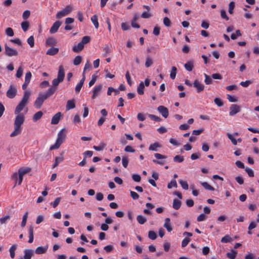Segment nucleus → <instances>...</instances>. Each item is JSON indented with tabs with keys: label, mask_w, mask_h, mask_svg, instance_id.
Listing matches in <instances>:
<instances>
[{
	"label": "nucleus",
	"mask_w": 259,
	"mask_h": 259,
	"mask_svg": "<svg viewBox=\"0 0 259 259\" xmlns=\"http://www.w3.org/2000/svg\"><path fill=\"white\" fill-rule=\"evenodd\" d=\"M30 95L31 92L29 90L25 91L22 100L15 109L14 113L17 116L15 117L14 123V130L10 134L11 137H16L20 135L22 132V128L21 126L24 122L25 116L23 114H21L20 112L28 104Z\"/></svg>",
	"instance_id": "nucleus-1"
},
{
	"label": "nucleus",
	"mask_w": 259,
	"mask_h": 259,
	"mask_svg": "<svg viewBox=\"0 0 259 259\" xmlns=\"http://www.w3.org/2000/svg\"><path fill=\"white\" fill-rule=\"evenodd\" d=\"M66 137V130L65 128L61 130L58 133L57 139L55 143L50 147V150H52L58 149L65 141Z\"/></svg>",
	"instance_id": "nucleus-2"
},
{
	"label": "nucleus",
	"mask_w": 259,
	"mask_h": 259,
	"mask_svg": "<svg viewBox=\"0 0 259 259\" xmlns=\"http://www.w3.org/2000/svg\"><path fill=\"white\" fill-rule=\"evenodd\" d=\"M64 76V69L63 66L61 65L59 67L57 78L54 79L52 81V87H55V88H57V87L59 85V84L63 81Z\"/></svg>",
	"instance_id": "nucleus-3"
},
{
	"label": "nucleus",
	"mask_w": 259,
	"mask_h": 259,
	"mask_svg": "<svg viewBox=\"0 0 259 259\" xmlns=\"http://www.w3.org/2000/svg\"><path fill=\"white\" fill-rule=\"evenodd\" d=\"M72 7L70 5L66 6L64 9L57 13L56 14V18L60 19L67 15L72 11Z\"/></svg>",
	"instance_id": "nucleus-4"
},
{
	"label": "nucleus",
	"mask_w": 259,
	"mask_h": 259,
	"mask_svg": "<svg viewBox=\"0 0 259 259\" xmlns=\"http://www.w3.org/2000/svg\"><path fill=\"white\" fill-rule=\"evenodd\" d=\"M17 93V90L16 87L13 84H11L6 93V96L10 99H13L16 97Z\"/></svg>",
	"instance_id": "nucleus-5"
},
{
	"label": "nucleus",
	"mask_w": 259,
	"mask_h": 259,
	"mask_svg": "<svg viewBox=\"0 0 259 259\" xmlns=\"http://www.w3.org/2000/svg\"><path fill=\"white\" fill-rule=\"evenodd\" d=\"M47 98L43 95L42 93L39 94L38 97L36 98V100L34 102V106L36 108L39 109L41 105H42L45 100H46Z\"/></svg>",
	"instance_id": "nucleus-6"
},
{
	"label": "nucleus",
	"mask_w": 259,
	"mask_h": 259,
	"mask_svg": "<svg viewBox=\"0 0 259 259\" xmlns=\"http://www.w3.org/2000/svg\"><path fill=\"white\" fill-rule=\"evenodd\" d=\"M5 54L9 57L17 56L18 55L17 50L9 47L7 44L5 45Z\"/></svg>",
	"instance_id": "nucleus-7"
},
{
	"label": "nucleus",
	"mask_w": 259,
	"mask_h": 259,
	"mask_svg": "<svg viewBox=\"0 0 259 259\" xmlns=\"http://www.w3.org/2000/svg\"><path fill=\"white\" fill-rule=\"evenodd\" d=\"M230 110L229 115L233 116L240 112V108L236 104H232L230 107Z\"/></svg>",
	"instance_id": "nucleus-8"
},
{
	"label": "nucleus",
	"mask_w": 259,
	"mask_h": 259,
	"mask_svg": "<svg viewBox=\"0 0 259 259\" xmlns=\"http://www.w3.org/2000/svg\"><path fill=\"white\" fill-rule=\"evenodd\" d=\"M157 110L161 114L163 117L164 118H167L168 116V109L163 106H159L157 108Z\"/></svg>",
	"instance_id": "nucleus-9"
},
{
	"label": "nucleus",
	"mask_w": 259,
	"mask_h": 259,
	"mask_svg": "<svg viewBox=\"0 0 259 259\" xmlns=\"http://www.w3.org/2000/svg\"><path fill=\"white\" fill-rule=\"evenodd\" d=\"M61 25V22L59 21H56L52 26L50 29V32L52 34L57 32L59 28Z\"/></svg>",
	"instance_id": "nucleus-10"
},
{
	"label": "nucleus",
	"mask_w": 259,
	"mask_h": 259,
	"mask_svg": "<svg viewBox=\"0 0 259 259\" xmlns=\"http://www.w3.org/2000/svg\"><path fill=\"white\" fill-rule=\"evenodd\" d=\"M193 85L194 87L197 89V91L198 93L201 92L204 90V85L199 82L197 80H194Z\"/></svg>",
	"instance_id": "nucleus-11"
},
{
	"label": "nucleus",
	"mask_w": 259,
	"mask_h": 259,
	"mask_svg": "<svg viewBox=\"0 0 259 259\" xmlns=\"http://www.w3.org/2000/svg\"><path fill=\"white\" fill-rule=\"evenodd\" d=\"M56 90L57 89L56 88H55V87H51L48 90V91L46 93L42 94L47 99L49 97L52 96L55 93Z\"/></svg>",
	"instance_id": "nucleus-12"
},
{
	"label": "nucleus",
	"mask_w": 259,
	"mask_h": 259,
	"mask_svg": "<svg viewBox=\"0 0 259 259\" xmlns=\"http://www.w3.org/2000/svg\"><path fill=\"white\" fill-rule=\"evenodd\" d=\"M102 88V85L101 84H99L95 87L93 90V94L92 97V99L96 98V97L99 94Z\"/></svg>",
	"instance_id": "nucleus-13"
},
{
	"label": "nucleus",
	"mask_w": 259,
	"mask_h": 259,
	"mask_svg": "<svg viewBox=\"0 0 259 259\" xmlns=\"http://www.w3.org/2000/svg\"><path fill=\"white\" fill-rule=\"evenodd\" d=\"M61 115V113L60 112L55 114L52 118L51 123L52 124H56L58 123L60 120Z\"/></svg>",
	"instance_id": "nucleus-14"
},
{
	"label": "nucleus",
	"mask_w": 259,
	"mask_h": 259,
	"mask_svg": "<svg viewBox=\"0 0 259 259\" xmlns=\"http://www.w3.org/2000/svg\"><path fill=\"white\" fill-rule=\"evenodd\" d=\"M163 226L166 229L168 232H170L172 231V228L170 224V220L169 218H167L165 219V223Z\"/></svg>",
	"instance_id": "nucleus-15"
},
{
	"label": "nucleus",
	"mask_w": 259,
	"mask_h": 259,
	"mask_svg": "<svg viewBox=\"0 0 259 259\" xmlns=\"http://www.w3.org/2000/svg\"><path fill=\"white\" fill-rule=\"evenodd\" d=\"M31 168L28 167H21L18 170V174L23 176L24 175L29 172Z\"/></svg>",
	"instance_id": "nucleus-16"
},
{
	"label": "nucleus",
	"mask_w": 259,
	"mask_h": 259,
	"mask_svg": "<svg viewBox=\"0 0 259 259\" xmlns=\"http://www.w3.org/2000/svg\"><path fill=\"white\" fill-rule=\"evenodd\" d=\"M28 233H29V240L28 242L31 243L33 241V227L32 226H30L28 229Z\"/></svg>",
	"instance_id": "nucleus-17"
},
{
	"label": "nucleus",
	"mask_w": 259,
	"mask_h": 259,
	"mask_svg": "<svg viewBox=\"0 0 259 259\" xmlns=\"http://www.w3.org/2000/svg\"><path fill=\"white\" fill-rule=\"evenodd\" d=\"M59 52V49L57 48H51L49 49L47 53L46 54L50 56H54L56 55Z\"/></svg>",
	"instance_id": "nucleus-18"
},
{
	"label": "nucleus",
	"mask_w": 259,
	"mask_h": 259,
	"mask_svg": "<svg viewBox=\"0 0 259 259\" xmlns=\"http://www.w3.org/2000/svg\"><path fill=\"white\" fill-rule=\"evenodd\" d=\"M75 107L74 100L73 99L72 100H69L67 101L66 105V109L67 110H69L72 109L74 108Z\"/></svg>",
	"instance_id": "nucleus-19"
},
{
	"label": "nucleus",
	"mask_w": 259,
	"mask_h": 259,
	"mask_svg": "<svg viewBox=\"0 0 259 259\" xmlns=\"http://www.w3.org/2000/svg\"><path fill=\"white\" fill-rule=\"evenodd\" d=\"M84 45L81 42H79L77 45L74 46L72 50L74 52L78 53L83 50Z\"/></svg>",
	"instance_id": "nucleus-20"
},
{
	"label": "nucleus",
	"mask_w": 259,
	"mask_h": 259,
	"mask_svg": "<svg viewBox=\"0 0 259 259\" xmlns=\"http://www.w3.org/2000/svg\"><path fill=\"white\" fill-rule=\"evenodd\" d=\"M48 249V246L45 247L39 246L35 249V252L36 254H42L45 253Z\"/></svg>",
	"instance_id": "nucleus-21"
},
{
	"label": "nucleus",
	"mask_w": 259,
	"mask_h": 259,
	"mask_svg": "<svg viewBox=\"0 0 259 259\" xmlns=\"http://www.w3.org/2000/svg\"><path fill=\"white\" fill-rule=\"evenodd\" d=\"M46 44L47 46H54L57 44V40L55 38L49 37L47 39Z\"/></svg>",
	"instance_id": "nucleus-22"
},
{
	"label": "nucleus",
	"mask_w": 259,
	"mask_h": 259,
	"mask_svg": "<svg viewBox=\"0 0 259 259\" xmlns=\"http://www.w3.org/2000/svg\"><path fill=\"white\" fill-rule=\"evenodd\" d=\"M144 84L143 82H141L137 88V93L139 95H142L144 93Z\"/></svg>",
	"instance_id": "nucleus-23"
},
{
	"label": "nucleus",
	"mask_w": 259,
	"mask_h": 259,
	"mask_svg": "<svg viewBox=\"0 0 259 259\" xmlns=\"http://www.w3.org/2000/svg\"><path fill=\"white\" fill-rule=\"evenodd\" d=\"M33 255V251L30 249H25L24 250V259H31Z\"/></svg>",
	"instance_id": "nucleus-24"
},
{
	"label": "nucleus",
	"mask_w": 259,
	"mask_h": 259,
	"mask_svg": "<svg viewBox=\"0 0 259 259\" xmlns=\"http://www.w3.org/2000/svg\"><path fill=\"white\" fill-rule=\"evenodd\" d=\"M103 56L104 57H107L109 55L111 52V49L109 46L105 45L103 49Z\"/></svg>",
	"instance_id": "nucleus-25"
},
{
	"label": "nucleus",
	"mask_w": 259,
	"mask_h": 259,
	"mask_svg": "<svg viewBox=\"0 0 259 259\" xmlns=\"http://www.w3.org/2000/svg\"><path fill=\"white\" fill-rule=\"evenodd\" d=\"M91 19L95 28L97 29L98 28L99 23L98 16L97 15H94L91 17Z\"/></svg>",
	"instance_id": "nucleus-26"
},
{
	"label": "nucleus",
	"mask_w": 259,
	"mask_h": 259,
	"mask_svg": "<svg viewBox=\"0 0 259 259\" xmlns=\"http://www.w3.org/2000/svg\"><path fill=\"white\" fill-rule=\"evenodd\" d=\"M181 205V201H180L177 199H175L174 200L172 207L175 209H176V210L179 209L180 208Z\"/></svg>",
	"instance_id": "nucleus-27"
},
{
	"label": "nucleus",
	"mask_w": 259,
	"mask_h": 259,
	"mask_svg": "<svg viewBox=\"0 0 259 259\" xmlns=\"http://www.w3.org/2000/svg\"><path fill=\"white\" fill-rule=\"evenodd\" d=\"M17 247V245L13 244L10 248L9 251H10V256L12 258H14V257H15V251Z\"/></svg>",
	"instance_id": "nucleus-28"
},
{
	"label": "nucleus",
	"mask_w": 259,
	"mask_h": 259,
	"mask_svg": "<svg viewBox=\"0 0 259 259\" xmlns=\"http://www.w3.org/2000/svg\"><path fill=\"white\" fill-rule=\"evenodd\" d=\"M42 115H43V113L41 111H38L36 113H35L34 114L33 118H32L33 121L35 122V121H37L38 120H39V119H40L41 117H42Z\"/></svg>",
	"instance_id": "nucleus-29"
},
{
	"label": "nucleus",
	"mask_w": 259,
	"mask_h": 259,
	"mask_svg": "<svg viewBox=\"0 0 259 259\" xmlns=\"http://www.w3.org/2000/svg\"><path fill=\"white\" fill-rule=\"evenodd\" d=\"M161 145L158 142H155L153 144H152L150 145L149 147V150L151 151H157V148H160Z\"/></svg>",
	"instance_id": "nucleus-30"
},
{
	"label": "nucleus",
	"mask_w": 259,
	"mask_h": 259,
	"mask_svg": "<svg viewBox=\"0 0 259 259\" xmlns=\"http://www.w3.org/2000/svg\"><path fill=\"white\" fill-rule=\"evenodd\" d=\"M106 146V144L105 143L101 142L100 143L99 146H94L93 148L96 151H100L103 150L105 148Z\"/></svg>",
	"instance_id": "nucleus-31"
},
{
	"label": "nucleus",
	"mask_w": 259,
	"mask_h": 259,
	"mask_svg": "<svg viewBox=\"0 0 259 259\" xmlns=\"http://www.w3.org/2000/svg\"><path fill=\"white\" fill-rule=\"evenodd\" d=\"M237 252L235 250H231V252L227 253V256L230 259H235Z\"/></svg>",
	"instance_id": "nucleus-32"
},
{
	"label": "nucleus",
	"mask_w": 259,
	"mask_h": 259,
	"mask_svg": "<svg viewBox=\"0 0 259 259\" xmlns=\"http://www.w3.org/2000/svg\"><path fill=\"white\" fill-rule=\"evenodd\" d=\"M184 67L187 71H191L194 67L193 63L191 61H189L185 64Z\"/></svg>",
	"instance_id": "nucleus-33"
},
{
	"label": "nucleus",
	"mask_w": 259,
	"mask_h": 259,
	"mask_svg": "<svg viewBox=\"0 0 259 259\" xmlns=\"http://www.w3.org/2000/svg\"><path fill=\"white\" fill-rule=\"evenodd\" d=\"M177 69L176 67L172 66L170 73V77L172 79H174L176 78L177 74Z\"/></svg>",
	"instance_id": "nucleus-34"
},
{
	"label": "nucleus",
	"mask_w": 259,
	"mask_h": 259,
	"mask_svg": "<svg viewBox=\"0 0 259 259\" xmlns=\"http://www.w3.org/2000/svg\"><path fill=\"white\" fill-rule=\"evenodd\" d=\"M137 220L138 222L141 225L144 224L147 221L146 218L142 215H138L137 217Z\"/></svg>",
	"instance_id": "nucleus-35"
},
{
	"label": "nucleus",
	"mask_w": 259,
	"mask_h": 259,
	"mask_svg": "<svg viewBox=\"0 0 259 259\" xmlns=\"http://www.w3.org/2000/svg\"><path fill=\"white\" fill-rule=\"evenodd\" d=\"M153 63L152 59L149 56H148L146 59L145 66L148 68L152 65Z\"/></svg>",
	"instance_id": "nucleus-36"
},
{
	"label": "nucleus",
	"mask_w": 259,
	"mask_h": 259,
	"mask_svg": "<svg viewBox=\"0 0 259 259\" xmlns=\"http://www.w3.org/2000/svg\"><path fill=\"white\" fill-rule=\"evenodd\" d=\"M28 212L27 211L23 215L22 221L21 224L22 227H24L25 226L27 222V219L28 218Z\"/></svg>",
	"instance_id": "nucleus-37"
},
{
	"label": "nucleus",
	"mask_w": 259,
	"mask_h": 259,
	"mask_svg": "<svg viewBox=\"0 0 259 259\" xmlns=\"http://www.w3.org/2000/svg\"><path fill=\"white\" fill-rule=\"evenodd\" d=\"M201 185L207 190H209L210 191H213L214 190V188L210 186L209 184H208L207 182H202L201 183Z\"/></svg>",
	"instance_id": "nucleus-38"
},
{
	"label": "nucleus",
	"mask_w": 259,
	"mask_h": 259,
	"mask_svg": "<svg viewBox=\"0 0 259 259\" xmlns=\"http://www.w3.org/2000/svg\"><path fill=\"white\" fill-rule=\"evenodd\" d=\"M21 25L23 30L25 32L27 31L29 26V24L27 21H23L21 23Z\"/></svg>",
	"instance_id": "nucleus-39"
},
{
	"label": "nucleus",
	"mask_w": 259,
	"mask_h": 259,
	"mask_svg": "<svg viewBox=\"0 0 259 259\" xmlns=\"http://www.w3.org/2000/svg\"><path fill=\"white\" fill-rule=\"evenodd\" d=\"M184 160L183 156L176 155L174 157V161L176 162H182Z\"/></svg>",
	"instance_id": "nucleus-40"
},
{
	"label": "nucleus",
	"mask_w": 259,
	"mask_h": 259,
	"mask_svg": "<svg viewBox=\"0 0 259 259\" xmlns=\"http://www.w3.org/2000/svg\"><path fill=\"white\" fill-rule=\"evenodd\" d=\"M27 42L29 45L30 47H33L34 46V38L33 36L31 35L29 37L27 40Z\"/></svg>",
	"instance_id": "nucleus-41"
},
{
	"label": "nucleus",
	"mask_w": 259,
	"mask_h": 259,
	"mask_svg": "<svg viewBox=\"0 0 259 259\" xmlns=\"http://www.w3.org/2000/svg\"><path fill=\"white\" fill-rule=\"evenodd\" d=\"M82 60V57L80 56H77L73 60L74 65H78L80 64Z\"/></svg>",
	"instance_id": "nucleus-42"
},
{
	"label": "nucleus",
	"mask_w": 259,
	"mask_h": 259,
	"mask_svg": "<svg viewBox=\"0 0 259 259\" xmlns=\"http://www.w3.org/2000/svg\"><path fill=\"white\" fill-rule=\"evenodd\" d=\"M179 183L181 185L183 189L184 190H188L189 188L188 184L186 181H184L182 180L179 181Z\"/></svg>",
	"instance_id": "nucleus-43"
},
{
	"label": "nucleus",
	"mask_w": 259,
	"mask_h": 259,
	"mask_svg": "<svg viewBox=\"0 0 259 259\" xmlns=\"http://www.w3.org/2000/svg\"><path fill=\"white\" fill-rule=\"evenodd\" d=\"M129 162V160L127 157L123 156L122 158V163L124 167L126 168Z\"/></svg>",
	"instance_id": "nucleus-44"
},
{
	"label": "nucleus",
	"mask_w": 259,
	"mask_h": 259,
	"mask_svg": "<svg viewBox=\"0 0 259 259\" xmlns=\"http://www.w3.org/2000/svg\"><path fill=\"white\" fill-rule=\"evenodd\" d=\"M148 237L152 240H155L157 238V234L154 231H150L148 232Z\"/></svg>",
	"instance_id": "nucleus-45"
},
{
	"label": "nucleus",
	"mask_w": 259,
	"mask_h": 259,
	"mask_svg": "<svg viewBox=\"0 0 259 259\" xmlns=\"http://www.w3.org/2000/svg\"><path fill=\"white\" fill-rule=\"evenodd\" d=\"M177 188L178 187V185L177 182L175 180H172L167 185V188L168 189H171L172 187Z\"/></svg>",
	"instance_id": "nucleus-46"
},
{
	"label": "nucleus",
	"mask_w": 259,
	"mask_h": 259,
	"mask_svg": "<svg viewBox=\"0 0 259 259\" xmlns=\"http://www.w3.org/2000/svg\"><path fill=\"white\" fill-rule=\"evenodd\" d=\"M97 76L96 74H93L92 76V79L89 83V87H91L96 82L97 80Z\"/></svg>",
	"instance_id": "nucleus-47"
},
{
	"label": "nucleus",
	"mask_w": 259,
	"mask_h": 259,
	"mask_svg": "<svg viewBox=\"0 0 259 259\" xmlns=\"http://www.w3.org/2000/svg\"><path fill=\"white\" fill-rule=\"evenodd\" d=\"M60 200H61V198L60 197H57V198H56L55 199V201L54 202H51L50 203V204L51 205H52V206L54 208H55V207H56L58 205L59 203L60 202Z\"/></svg>",
	"instance_id": "nucleus-48"
},
{
	"label": "nucleus",
	"mask_w": 259,
	"mask_h": 259,
	"mask_svg": "<svg viewBox=\"0 0 259 259\" xmlns=\"http://www.w3.org/2000/svg\"><path fill=\"white\" fill-rule=\"evenodd\" d=\"M23 67L22 66H20L18 68V69H17V71L16 74V77L18 78L21 77L23 74Z\"/></svg>",
	"instance_id": "nucleus-49"
},
{
	"label": "nucleus",
	"mask_w": 259,
	"mask_h": 259,
	"mask_svg": "<svg viewBox=\"0 0 259 259\" xmlns=\"http://www.w3.org/2000/svg\"><path fill=\"white\" fill-rule=\"evenodd\" d=\"M10 216L9 215H6L4 217H3L0 219V223L1 225L6 224L7 221H9L10 220Z\"/></svg>",
	"instance_id": "nucleus-50"
},
{
	"label": "nucleus",
	"mask_w": 259,
	"mask_h": 259,
	"mask_svg": "<svg viewBox=\"0 0 259 259\" xmlns=\"http://www.w3.org/2000/svg\"><path fill=\"white\" fill-rule=\"evenodd\" d=\"M232 241V238L229 235H226L221 239L223 243H228Z\"/></svg>",
	"instance_id": "nucleus-51"
},
{
	"label": "nucleus",
	"mask_w": 259,
	"mask_h": 259,
	"mask_svg": "<svg viewBox=\"0 0 259 259\" xmlns=\"http://www.w3.org/2000/svg\"><path fill=\"white\" fill-rule=\"evenodd\" d=\"M191 241V239L188 237L185 238L182 242V247H186L189 242Z\"/></svg>",
	"instance_id": "nucleus-52"
},
{
	"label": "nucleus",
	"mask_w": 259,
	"mask_h": 259,
	"mask_svg": "<svg viewBox=\"0 0 259 259\" xmlns=\"http://www.w3.org/2000/svg\"><path fill=\"white\" fill-rule=\"evenodd\" d=\"M241 35V33L239 30H237L236 31L235 33H232L231 35V38L232 39H236L237 36H240Z\"/></svg>",
	"instance_id": "nucleus-53"
},
{
	"label": "nucleus",
	"mask_w": 259,
	"mask_h": 259,
	"mask_svg": "<svg viewBox=\"0 0 259 259\" xmlns=\"http://www.w3.org/2000/svg\"><path fill=\"white\" fill-rule=\"evenodd\" d=\"M91 38L89 36H84L82 38L81 42L84 45L89 43L90 41Z\"/></svg>",
	"instance_id": "nucleus-54"
},
{
	"label": "nucleus",
	"mask_w": 259,
	"mask_h": 259,
	"mask_svg": "<svg viewBox=\"0 0 259 259\" xmlns=\"http://www.w3.org/2000/svg\"><path fill=\"white\" fill-rule=\"evenodd\" d=\"M31 73L30 71L26 72L25 76V82L29 83L31 78Z\"/></svg>",
	"instance_id": "nucleus-55"
},
{
	"label": "nucleus",
	"mask_w": 259,
	"mask_h": 259,
	"mask_svg": "<svg viewBox=\"0 0 259 259\" xmlns=\"http://www.w3.org/2000/svg\"><path fill=\"white\" fill-rule=\"evenodd\" d=\"M235 8V3L231 2L229 4V10L228 12L230 14H232L233 12V10Z\"/></svg>",
	"instance_id": "nucleus-56"
},
{
	"label": "nucleus",
	"mask_w": 259,
	"mask_h": 259,
	"mask_svg": "<svg viewBox=\"0 0 259 259\" xmlns=\"http://www.w3.org/2000/svg\"><path fill=\"white\" fill-rule=\"evenodd\" d=\"M205 76V80L204 82L206 83V84H210L212 82V79L206 74H204Z\"/></svg>",
	"instance_id": "nucleus-57"
},
{
	"label": "nucleus",
	"mask_w": 259,
	"mask_h": 259,
	"mask_svg": "<svg viewBox=\"0 0 259 259\" xmlns=\"http://www.w3.org/2000/svg\"><path fill=\"white\" fill-rule=\"evenodd\" d=\"M227 136L228 138L231 141L232 144L234 145H237V140L234 138L233 135L231 134H227Z\"/></svg>",
	"instance_id": "nucleus-58"
},
{
	"label": "nucleus",
	"mask_w": 259,
	"mask_h": 259,
	"mask_svg": "<svg viewBox=\"0 0 259 259\" xmlns=\"http://www.w3.org/2000/svg\"><path fill=\"white\" fill-rule=\"evenodd\" d=\"M6 33L9 36H13L14 35L13 30L11 27H8L6 29Z\"/></svg>",
	"instance_id": "nucleus-59"
},
{
	"label": "nucleus",
	"mask_w": 259,
	"mask_h": 259,
	"mask_svg": "<svg viewBox=\"0 0 259 259\" xmlns=\"http://www.w3.org/2000/svg\"><path fill=\"white\" fill-rule=\"evenodd\" d=\"M214 102L215 104H217L219 107H221L223 105V103L222 100L219 98H215L214 99Z\"/></svg>",
	"instance_id": "nucleus-60"
},
{
	"label": "nucleus",
	"mask_w": 259,
	"mask_h": 259,
	"mask_svg": "<svg viewBox=\"0 0 259 259\" xmlns=\"http://www.w3.org/2000/svg\"><path fill=\"white\" fill-rule=\"evenodd\" d=\"M141 16L143 18H149L152 16V15L149 13V11H145L142 13Z\"/></svg>",
	"instance_id": "nucleus-61"
},
{
	"label": "nucleus",
	"mask_w": 259,
	"mask_h": 259,
	"mask_svg": "<svg viewBox=\"0 0 259 259\" xmlns=\"http://www.w3.org/2000/svg\"><path fill=\"white\" fill-rule=\"evenodd\" d=\"M148 116L151 118V119L156 121H161V119L156 115L153 114H148Z\"/></svg>",
	"instance_id": "nucleus-62"
},
{
	"label": "nucleus",
	"mask_w": 259,
	"mask_h": 259,
	"mask_svg": "<svg viewBox=\"0 0 259 259\" xmlns=\"http://www.w3.org/2000/svg\"><path fill=\"white\" fill-rule=\"evenodd\" d=\"M130 194L131 196L134 200H137L139 198V195L134 191H130Z\"/></svg>",
	"instance_id": "nucleus-63"
},
{
	"label": "nucleus",
	"mask_w": 259,
	"mask_h": 259,
	"mask_svg": "<svg viewBox=\"0 0 259 259\" xmlns=\"http://www.w3.org/2000/svg\"><path fill=\"white\" fill-rule=\"evenodd\" d=\"M132 179L134 181L139 182L141 181V178L139 175L133 174L132 175Z\"/></svg>",
	"instance_id": "nucleus-64"
}]
</instances>
